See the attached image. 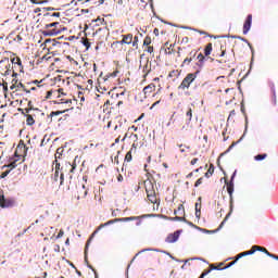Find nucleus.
Segmentation results:
<instances>
[{
  "instance_id": "37",
  "label": "nucleus",
  "mask_w": 278,
  "mask_h": 278,
  "mask_svg": "<svg viewBox=\"0 0 278 278\" xmlns=\"http://www.w3.org/2000/svg\"><path fill=\"white\" fill-rule=\"evenodd\" d=\"M137 149H138V143L134 142L130 149V153H136Z\"/></svg>"
},
{
  "instance_id": "60",
  "label": "nucleus",
  "mask_w": 278,
  "mask_h": 278,
  "mask_svg": "<svg viewBox=\"0 0 278 278\" xmlns=\"http://www.w3.org/2000/svg\"><path fill=\"white\" fill-rule=\"evenodd\" d=\"M117 181H119V182L123 181V175L119 174V175L117 176Z\"/></svg>"
},
{
  "instance_id": "36",
  "label": "nucleus",
  "mask_w": 278,
  "mask_h": 278,
  "mask_svg": "<svg viewBox=\"0 0 278 278\" xmlns=\"http://www.w3.org/2000/svg\"><path fill=\"white\" fill-rule=\"evenodd\" d=\"M143 45L144 47H149V45H151V37H146L143 40Z\"/></svg>"
},
{
  "instance_id": "33",
  "label": "nucleus",
  "mask_w": 278,
  "mask_h": 278,
  "mask_svg": "<svg viewBox=\"0 0 278 278\" xmlns=\"http://www.w3.org/2000/svg\"><path fill=\"white\" fill-rule=\"evenodd\" d=\"M10 173H12V169H8V170L3 172L0 176V179H5V177H8L10 175Z\"/></svg>"
},
{
  "instance_id": "58",
  "label": "nucleus",
  "mask_w": 278,
  "mask_h": 278,
  "mask_svg": "<svg viewBox=\"0 0 278 278\" xmlns=\"http://www.w3.org/2000/svg\"><path fill=\"white\" fill-rule=\"evenodd\" d=\"M155 105H160V101H156L152 104V106L150 108V110H153V108H155Z\"/></svg>"
},
{
  "instance_id": "1",
  "label": "nucleus",
  "mask_w": 278,
  "mask_h": 278,
  "mask_svg": "<svg viewBox=\"0 0 278 278\" xmlns=\"http://www.w3.org/2000/svg\"><path fill=\"white\" fill-rule=\"evenodd\" d=\"M146 192L150 203H156L157 205H160V202L157 201V195L155 194V189H153V184L151 181L146 184Z\"/></svg>"
},
{
  "instance_id": "31",
  "label": "nucleus",
  "mask_w": 278,
  "mask_h": 278,
  "mask_svg": "<svg viewBox=\"0 0 278 278\" xmlns=\"http://www.w3.org/2000/svg\"><path fill=\"white\" fill-rule=\"evenodd\" d=\"M131 153H132L131 150H129V151L126 153L125 162H131V160H132Z\"/></svg>"
},
{
  "instance_id": "3",
  "label": "nucleus",
  "mask_w": 278,
  "mask_h": 278,
  "mask_svg": "<svg viewBox=\"0 0 278 278\" xmlns=\"http://www.w3.org/2000/svg\"><path fill=\"white\" fill-rule=\"evenodd\" d=\"M76 165H73L71 163H65L60 167L61 172V186L64 184V175H68L70 173H75Z\"/></svg>"
},
{
  "instance_id": "17",
  "label": "nucleus",
  "mask_w": 278,
  "mask_h": 278,
  "mask_svg": "<svg viewBox=\"0 0 278 278\" xmlns=\"http://www.w3.org/2000/svg\"><path fill=\"white\" fill-rule=\"evenodd\" d=\"M153 90H155V85L154 84H150L147 87L143 88V92L144 94H151V92H153Z\"/></svg>"
},
{
  "instance_id": "20",
  "label": "nucleus",
  "mask_w": 278,
  "mask_h": 278,
  "mask_svg": "<svg viewBox=\"0 0 278 278\" xmlns=\"http://www.w3.org/2000/svg\"><path fill=\"white\" fill-rule=\"evenodd\" d=\"M36 121L34 119L33 115L27 114L26 115V124L31 127V125H35Z\"/></svg>"
},
{
  "instance_id": "46",
  "label": "nucleus",
  "mask_w": 278,
  "mask_h": 278,
  "mask_svg": "<svg viewBox=\"0 0 278 278\" xmlns=\"http://www.w3.org/2000/svg\"><path fill=\"white\" fill-rule=\"evenodd\" d=\"M84 47H86L87 49H90V41H88L87 39L83 41Z\"/></svg>"
},
{
  "instance_id": "26",
  "label": "nucleus",
  "mask_w": 278,
  "mask_h": 278,
  "mask_svg": "<svg viewBox=\"0 0 278 278\" xmlns=\"http://www.w3.org/2000/svg\"><path fill=\"white\" fill-rule=\"evenodd\" d=\"M214 175V166H211L208 170L205 173V177L210 179Z\"/></svg>"
},
{
  "instance_id": "55",
  "label": "nucleus",
  "mask_w": 278,
  "mask_h": 278,
  "mask_svg": "<svg viewBox=\"0 0 278 278\" xmlns=\"http://www.w3.org/2000/svg\"><path fill=\"white\" fill-rule=\"evenodd\" d=\"M3 91L8 92V83H3Z\"/></svg>"
},
{
  "instance_id": "38",
  "label": "nucleus",
  "mask_w": 278,
  "mask_h": 278,
  "mask_svg": "<svg viewBox=\"0 0 278 278\" xmlns=\"http://www.w3.org/2000/svg\"><path fill=\"white\" fill-rule=\"evenodd\" d=\"M64 112H66V111H55V112H51L50 116H60V114H64Z\"/></svg>"
},
{
  "instance_id": "44",
  "label": "nucleus",
  "mask_w": 278,
  "mask_h": 278,
  "mask_svg": "<svg viewBox=\"0 0 278 278\" xmlns=\"http://www.w3.org/2000/svg\"><path fill=\"white\" fill-rule=\"evenodd\" d=\"M201 184H203V178H199V179L195 181L194 187H195V188H199V186H201Z\"/></svg>"
},
{
  "instance_id": "32",
  "label": "nucleus",
  "mask_w": 278,
  "mask_h": 278,
  "mask_svg": "<svg viewBox=\"0 0 278 278\" xmlns=\"http://www.w3.org/2000/svg\"><path fill=\"white\" fill-rule=\"evenodd\" d=\"M58 25H60L59 22H53V23L47 24L46 29H51V27H58Z\"/></svg>"
},
{
  "instance_id": "54",
  "label": "nucleus",
  "mask_w": 278,
  "mask_h": 278,
  "mask_svg": "<svg viewBox=\"0 0 278 278\" xmlns=\"http://www.w3.org/2000/svg\"><path fill=\"white\" fill-rule=\"evenodd\" d=\"M51 94H53V91H48L47 96H46V99H51Z\"/></svg>"
},
{
  "instance_id": "34",
  "label": "nucleus",
  "mask_w": 278,
  "mask_h": 278,
  "mask_svg": "<svg viewBox=\"0 0 278 278\" xmlns=\"http://www.w3.org/2000/svg\"><path fill=\"white\" fill-rule=\"evenodd\" d=\"M213 267H214V265H211V269H208L207 271L202 273L200 277H201V278L207 277V275H210V274L212 273V270H213L212 268H213Z\"/></svg>"
},
{
  "instance_id": "57",
  "label": "nucleus",
  "mask_w": 278,
  "mask_h": 278,
  "mask_svg": "<svg viewBox=\"0 0 278 278\" xmlns=\"http://www.w3.org/2000/svg\"><path fill=\"white\" fill-rule=\"evenodd\" d=\"M147 51H148V53H153V47L149 46Z\"/></svg>"
},
{
  "instance_id": "7",
  "label": "nucleus",
  "mask_w": 278,
  "mask_h": 278,
  "mask_svg": "<svg viewBox=\"0 0 278 278\" xmlns=\"http://www.w3.org/2000/svg\"><path fill=\"white\" fill-rule=\"evenodd\" d=\"M253 24V15L249 14L247 16V20L243 24V34L244 36H247V34H249V31H251V25Z\"/></svg>"
},
{
  "instance_id": "47",
  "label": "nucleus",
  "mask_w": 278,
  "mask_h": 278,
  "mask_svg": "<svg viewBox=\"0 0 278 278\" xmlns=\"http://www.w3.org/2000/svg\"><path fill=\"white\" fill-rule=\"evenodd\" d=\"M5 62L8 64H10V59L9 58H3L2 60H0V64H5Z\"/></svg>"
},
{
  "instance_id": "10",
  "label": "nucleus",
  "mask_w": 278,
  "mask_h": 278,
  "mask_svg": "<svg viewBox=\"0 0 278 278\" xmlns=\"http://www.w3.org/2000/svg\"><path fill=\"white\" fill-rule=\"evenodd\" d=\"M99 231H101V229H99V227L91 233L90 238L88 239L86 247H85V260L87 261V256H88V247H90V242H92V238H94Z\"/></svg>"
},
{
  "instance_id": "5",
  "label": "nucleus",
  "mask_w": 278,
  "mask_h": 278,
  "mask_svg": "<svg viewBox=\"0 0 278 278\" xmlns=\"http://www.w3.org/2000/svg\"><path fill=\"white\" fill-rule=\"evenodd\" d=\"M179 236H181V230H176L174 233H169L166 237L165 242L173 244L179 240Z\"/></svg>"
},
{
  "instance_id": "45",
  "label": "nucleus",
  "mask_w": 278,
  "mask_h": 278,
  "mask_svg": "<svg viewBox=\"0 0 278 278\" xmlns=\"http://www.w3.org/2000/svg\"><path fill=\"white\" fill-rule=\"evenodd\" d=\"M132 47H136L138 49V37H134Z\"/></svg>"
},
{
  "instance_id": "41",
  "label": "nucleus",
  "mask_w": 278,
  "mask_h": 278,
  "mask_svg": "<svg viewBox=\"0 0 278 278\" xmlns=\"http://www.w3.org/2000/svg\"><path fill=\"white\" fill-rule=\"evenodd\" d=\"M16 88H23V90H24L25 92H27V93L30 92L29 90L25 89V85H23V83H18L17 86H16Z\"/></svg>"
},
{
  "instance_id": "35",
  "label": "nucleus",
  "mask_w": 278,
  "mask_h": 278,
  "mask_svg": "<svg viewBox=\"0 0 278 278\" xmlns=\"http://www.w3.org/2000/svg\"><path fill=\"white\" fill-rule=\"evenodd\" d=\"M229 216H231V213H228L227 216L225 217V219L220 223L219 228L217 229V231H219V229H223V225H225V223H227V218H229Z\"/></svg>"
},
{
  "instance_id": "50",
  "label": "nucleus",
  "mask_w": 278,
  "mask_h": 278,
  "mask_svg": "<svg viewBox=\"0 0 278 278\" xmlns=\"http://www.w3.org/2000/svg\"><path fill=\"white\" fill-rule=\"evenodd\" d=\"M162 253H165L166 255H168L170 257V260H177V257L173 256L170 253H168L166 251H162Z\"/></svg>"
},
{
  "instance_id": "18",
  "label": "nucleus",
  "mask_w": 278,
  "mask_h": 278,
  "mask_svg": "<svg viewBox=\"0 0 278 278\" xmlns=\"http://www.w3.org/2000/svg\"><path fill=\"white\" fill-rule=\"evenodd\" d=\"M238 40H242V42H247V45L250 47L251 51H252V60H253V55H255V50H253V46H251V42H249V40L244 39V37H237Z\"/></svg>"
},
{
  "instance_id": "63",
  "label": "nucleus",
  "mask_w": 278,
  "mask_h": 278,
  "mask_svg": "<svg viewBox=\"0 0 278 278\" xmlns=\"http://www.w3.org/2000/svg\"><path fill=\"white\" fill-rule=\"evenodd\" d=\"M3 75L4 77H8V75H10V70H7Z\"/></svg>"
},
{
  "instance_id": "4",
  "label": "nucleus",
  "mask_w": 278,
  "mask_h": 278,
  "mask_svg": "<svg viewBox=\"0 0 278 278\" xmlns=\"http://www.w3.org/2000/svg\"><path fill=\"white\" fill-rule=\"evenodd\" d=\"M0 207H14V200L13 199H5V195H1L0 193Z\"/></svg>"
},
{
  "instance_id": "6",
  "label": "nucleus",
  "mask_w": 278,
  "mask_h": 278,
  "mask_svg": "<svg viewBox=\"0 0 278 278\" xmlns=\"http://www.w3.org/2000/svg\"><path fill=\"white\" fill-rule=\"evenodd\" d=\"M20 160H21V155L15 153V156L10 160L9 164L3 165L2 168H10V170H14V168H16L17 166L16 162H20Z\"/></svg>"
},
{
  "instance_id": "22",
  "label": "nucleus",
  "mask_w": 278,
  "mask_h": 278,
  "mask_svg": "<svg viewBox=\"0 0 278 278\" xmlns=\"http://www.w3.org/2000/svg\"><path fill=\"white\" fill-rule=\"evenodd\" d=\"M197 60H199L198 66H203L205 62V56L203 55V53H199Z\"/></svg>"
},
{
  "instance_id": "25",
  "label": "nucleus",
  "mask_w": 278,
  "mask_h": 278,
  "mask_svg": "<svg viewBox=\"0 0 278 278\" xmlns=\"http://www.w3.org/2000/svg\"><path fill=\"white\" fill-rule=\"evenodd\" d=\"M266 157H268V154L264 153V154H258V155L254 156V160L256 162H262V160H266Z\"/></svg>"
},
{
  "instance_id": "19",
  "label": "nucleus",
  "mask_w": 278,
  "mask_h": 278,
  "mask_svg": "<svg viewBox=\"0 0 278 278\" xmlns=\"http://www.w3.org/2000/svg\"><path fill=\"white\" fill-rule=\"evenodd\" d=\"M236 262H238V258H236V261H233V262H230L226 267H223V268L212 267V270H227V268H231V266H233V264H236Z\"/></svg>"
},
{
  "instance_id": "24",
  "label": "nucleus",
  "mask_w": 278,
  "mask_h": 278,
  "mask_svg": "<svg viewBox=\"0 0 278 278\" xmlns=\"http://www.w3.org/2000/svg\"><path fill=\"white\" fill-rule=\"evenodd\" d=\"M212 54V43H207L204 49V55H211Z\"/></svg>"
},
{
  "instance_id": "9",
  "label": "nucleus",
  "mask_w": 278,
  "mask_h": 278,
  "mask_svg": "<svg viewBox=\"0 0 278 278\" xmlns=\"http://www.w3.org/2000/svg\"><path fill=\"white\" fill-rule=\"evenodd\" d=\"M236 173L237 172L235 170L229 182L226 181L227 192H228L230 199H231V197H233V179H236Z\"/></svg>"
},
{
  "instance_id": "23",
  "label": "nucleus",
  "mask_w": 278,
  "mask_h": 278,
  "mask_svg": "<svg viewBox=\"0 0 278 278\" xmlns=\"http://www.w3.org/2000/svg\"><path fill=\"white\" fill-rule=\"evenodd\" d=\"M51 0H30L35 5H43V3H49Z\"/></svg>"
},
{
  "instance_id": "29",
  "label": "nucleus",
  "mask_w": 278,
  "mask_h": 278,
  "mask_svg": "<svg viewBox=\"0 0 278 278\" xmlns=\"http://www.w3.org/2000/svg\"><path fill=\"white\" fill-rule=\"evenodd\" d=\"M170 220H180L181 223H188V219H186V217H170Z\"/></svg>"
},
{
  "instance_id": "61",
  "label": "nucleus",
  "mask_w": 278,
  "mask_h": 278,
  "mask_svg": "<svg viewBox=\"0 0 278 278\" xmlns=\"http://www.w3.org/2000/svg\"><path fill=\"white\" fill-rule=\"evenodd\" d=\"M190 122H191L190 118H188V119L186 121V126H187V127H192V126H190Z\"/></svg>"
},
{
  "instance_id": "2",
  "label": "nucleus",
  "mask_w": 278,
  "mask_h": 278,
  "mask_svg": "<svg viewBox=\"0 0 278 278\" xmlns=\"http://www.w3.org/2000/svg\"><path fill=\"white\" fill-rule=\"evenodd\" d=\"M197 75H199V71H197L194 74H188L184 78L181 84L178 86V89L186 90V89L190 88V85L192 84V81H194V79H197Z\"/></svg>"
},
{
  "instance_id": "30",
  "label": "nucleus",
  "mask_w": 278,
  "mask_h": 278,
  "mask_svg": "<svg viewBox=\"0 0 278 278\" xmlns=\"http://www.w3.org/2000/svg\"><path fill=\"white\" fill-rule=\"evenodd\" d=\"M138 219V217H124V218H119V220H122V223H129L130 220H136Z\"/></svg>"
},
{
  "instance_id": "11",
  "label": "nucleus",
  "mask_w": 278,
  "mask_h": 278,
  "mask_svg": "<svg viewBox=\"0 0 278 278\" xmlns=\"http://www.w3.org/2000/svg\"><path fill=\"white\" fill-rule=\"evenodd\" d=\"M53 180L60 181V184H62V172L60 170V163H58V161H55V172L53 175Z\"/></svg>"
},
{
  "instance_id": "51",
  "label": "nucleus",
  "mask_w": 278,
  "mask_h": 278,
  "mask_svg": "<svg viewBox=\"0 0 278 278\" xmlns=\"http://www.w3.org/2000/svg\"><path fill=\"white\" fill-rule=\"evenodd\" d=\"M64 236V230H60L56 238L60 239Z\"/></svg>"
},
{
  "instance_id": "59",
  "label": "nucleus",
  "mask_w": 278,
  "mask_h": 278,
  "mask_svg": "<svg viewBox=\"0 0 278 278\" xmlns=\"http://www.w3.org/2000/svg\"><path fill=\"white\" fill-rule=\"evenodd\" d=\"M15 64H17V66H21L23 63H22L21 60L17 58Z\"/></svg>"
},
{
  "instance_id": "53",
  "label": "nucleus",
  "mask_w": 278,
  "mask_h": 278,
  "mask_svg": "<svg viewBox=\"0 0 278 278\" xmlns=\"http://www.w3.org/2000/svg\"><path fill=\"white\" fill-rule=\"evenodd\" d=\"M58 92L59 94H62V97H66V93H64V89L60 88Z\"/></svg>"
},
{
  "instance_id": "42",
  "label": "nucleus",
  "mask_w": 278,
  "mask_h": 278,
  "mask_svg": "<svg viewBox=\"0 0 278 278\" xmlns=\"http://www.w3.org/2000/svg\"><path fill=\"white\" fill-rule=\"evenodd\" d=\"M118 75V72H113V73H111L109 76H106L105 78H104V81H108V78H110V77H116Z\"/></svg>"
},
{
  "instance_id": "48",
  "label": "nucleus",
  "mask_w": 278,
  "mask_h": 278,
  "mask_svg": "<svg viewBox=\"0 0 278 278\" xmlns=\"http://www.w3.org/2000/svg\"><path fill=\"white\" fill-rule=\"evenodd\" d=\"M43 10H45L46 12H53V11H55V8L46 7V8H43Z\"/></svg>"
},
{
  "instance_id": "8",
  "label": "nucleus",
  "mask_w": 278,
  "mask_h": 278,
  "mask_svg": "<svg viewBox=\"0 0 278 278\" xmlns=\"http://www.w3.org/2000/svg\"><path fill=\"white\" fill-rule=\"evenodd\" d=\"M248 129H249V118L245 117V129H244L242 137L237 142H233L232 144H230L229 148L227 149L226 153H229V151H231V149H233V147H236V144H239V142H242V139L244 138V136H247Z\"/></svg>"
},
{
  "instance_id": "43",
  "label": "nucleus",
  "mask_w": 278,
  "mask_h": 278,
  "mask_svg": "<svg viewBox=\"0 0 278 278\" xmlns=\"http://www.w3.org/2000/svg\"><path fill=\"white\" fill-rule=\"evenodd\" d=\"M267 257H271L273 260H277L278 261V255H275V254H273V253H270V252H267Z\"/></svg>"
},
{
  "instance_id": "14",
  "label": "nucleus",
  "mask_w": 278,
  "mask_h": 278,
  "mask_svg": "<svg viewBox=\"0 0 278 278\" xmlns=\"http://www.w3.org/2000/svg\"><path fill=\"white\" fill-rule=\"evenodd\" d=\"M114 223H123V219H121V218L111 219L104 224H101L99 226V229H103V227H110V225H114Z\"/></svg>"
},
{
  "instance_id": "21",
  "label": "nucleus",
  "mask_w": 278,
  "mask_h": 278,
  "mask_svg": "<svg viewBox=\"0 0 278 278\" xmlns=\"http://www.w3.org/2000/svg\"><path fill=\"white\" fill-rule=\"evenodd\" d=\"M253 251H261V253H265V255H267L268 250H266V248L260 247V245H253L252 247Z\"/></svg>"
},
{
  "instance_id": "27",
  "label": "nucleus",
  "mask_w": 278,
  "mask_h": 278,
  "mask_svg": "<svg viewBox=\"0 0 278 278\" xmlns=\"http://www.w3.org/2000/svg\"><path fill=\"white\" fill-rule=\"evenodd\" d=\"M185 212L186 210L184 208V204H180L174 214H185Z\"/></svg>"
},
{
  "instance_id": "52",
  "label": "nucleus",
  "mask_w": 278,
  "mask_h": 278,
  "mask_svg": "<svg viewBox=\"0 0 278 278\" xmlns=\"http://www.w3.org/2000/svg\"><path fill=\"white\" fill-rule=\"evenodd\" d=\"M103 21H105V20L101 18V17H98L97 20H94V23L103 24Z\"/></svg>"
},
{
  "instance_id": "16",
  "label": "nucleus",
  "mask_w": 278,
  "mask_h": 278,
  "mask_svg": "<svg viewBox=\"0 0 278 278\" xmlns=\"http://www.w3.org/2000/svg\"><path fill=\"white\" fill-rule=\"evenodd\" d=\"M255 253V250H249V251H245V252H242V253H239L237 255V260H241V257H247V255H253Z\"/></svg>"
},
{
  "instance_id": "64",
  "label": "nucleus",
  "mask_w": 278,
  "mask_h": 278,
  "mask_svg": "<svg viewBox=\"0 0 278 278\" xmlns=\"http://www.w3.org/2000/svg\"><path fill=\"white\" fill-rule=\"evenodd\" d=\"M51 16H55L56 18H60V13H53Z\"/></svg>"
},
{
  "instance_id": "40",
  "label": "nucleus",
  "mask_w": 278,
  "mask_h": 278,
  "mask_svg": "<svg viewBox=\"0 0 278 278\" xmlns=\"http://www.w3.org/2000/svg\"><path fill=\"white\" fill-rule=\"evenodd\" d=\"M147 251H159V250H155V249H143L141 251H139L136 256L140 255V253H147Z\"/></svg>"
},
{
  "instance_id": "13",
  "label": "nucleus",
  "mask_w": 278,
  "mask_h": 278,
  "mask_svg": "<svg viewBox=\"0 0 278 278\" xmlns=\"http://www.w3.org/2000/svg\"><path fill=\"white\" fill-rule=\"evenodd\" d=\"M42 34H43V36H58L60 34H62V30L54 28L51 30H43Z\"/></svg>"
},
{
  "instance_id": "56",
  "label": "nucleus",
  "mask_w": 278,
  "mask_h": 278,
  "mask_svg": "<svg viewBox=\"0 0 278 278\" xmlns=\"http://www.w3.org/2000/svg\"><path fill=\"white\" fill-rule=\"evenodd\" d=\"M197 162H199V159L191 160V166H194V164H197Z\"/></svg>"
},
{
  "instance_id": "39",
  "label": "nucleus",
  "mask_w": 278,
  "mask_h": 278,
  "mask_svg": "<svg viewBox=\"0 0 278 278\" xmlns=\"http://www.w3.org/2000/svg\"><path fill=\"white\" fill-rule=\"evenodd\" d=\"M187 118H189V121H192V109H189L186 113Z\"/></svg>"
},
{
  "instance_id": "49",
  "label": "nucleus",
  "mask_w": 278,
  "mask_h": 278,
  "mask_svg": "<svg viewBox=\"0 0 278 278\" xmlns=\"http://www.w3.org/2000/svg\"><path fill=\"white\" fill-rule=\"evenodd\" d=\"M192 62V58H187L184 60L182 64H190Z\"/></svg>"
},
{
  "instance_id": "12",
  "label": "nucleus",
  "mask_w": 278,
  "mask_h": 278,
  "mask_svg": "<svg viewBox=\"0 0 278 278\" xmlns=\"http://www.w3.org/2000/svg\"><path fill=\"white\" fill-rule=\"evenodd\" d=\"M134 40V35H123V40L117 41L118 45H131V41Z\"/></svg>"
},
{
  "instance_id": "15",
  "label": "nucleus",
  "mask_w": 278,
  "mask_h": 278,
  "mask_svg": "<svg viewBox=\"0 0 278 278\" xmlns=\"http://www.w3.org/2000/svg\"><path fill=\"white\" fill-rule=\"evenodd\" d=\"M199 202L195 203V218H198V220L201 219V198L198 199Z\"/></svg>"
},
{
  "instance_id": "28",
  "label": "nucleus",
  "mask_w": 278,
  "mask_h": 278,
  "mask_svg": "<svg viewBox=\"0 0 278 278\" xmlns=\"http://www.w3.org/2000/svg\"><path fill=\"white\" fill-rule=\"evenodd\" d=\"M62 151H64V149L62 148H59L56 150V153H55V162H58V160H60V157H62Z\"/></svg>"
},
{
  "instance_id": "62",
  "label": "nucleus",
  "mask_w": 278,
  "mask_h": 278,
  "mask_svg": "<svg viewBox=\"0 0 278 278\" xmlns=\"http://www.w3.org/2000/svg\"><path fill=\"white\" fill-rule=\"evenodd\" d=\"M231 116H236V111H231L229 114V118H231Z\"/></svg>"
}]
</instances>
